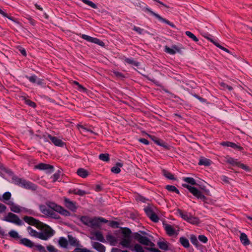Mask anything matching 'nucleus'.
Returning a JSON list of instances; mask_svg holds the SVG:
<instances>
[{
    "mask_svg": "<svg viewBox=\"0 0 252 252\" xmlns=\"http://www.w3.org/2000/svg\"><path fill=\"white\" fill-rule=\"evenodd\" d=\"M155 143H156L158 145H159L160 146L165 148L167 149H169L167 145H166L164 143H161L160 142V140L158 138L156 139V140H155Z\"/></svg>",
    "mask_w": 252,
    "mask_h": 252,
    "instance_id": "obj_51",
    "label": "nucleus"
},
{
    "mask_svg": "<svg viewBox=\"0 0 252 252\" xmlns=\"http://www.w3.org/2000/svg\"><path fill=\"white\" fill-rule=\"evenodd\" d=\"M35 168L38 169L40 170H47V169L53 170L54 168V167L52 165H50V164L41 163H39V164L35 165Z\"/></svg>",
    "mask_w": 252,
    "mask_h": 252,
    "instance_id": "obj_20",
    "label": "nucleus"
},
{
    "mask_svg": "<svg viewBox=\"0 0 252 252\" xmlns=\"http://www.w3.org/2000/svg\"><path fill=\"white\" fill-rule=\"evenodd\" d=\"M57 212L60 213L65 216H68L70 215V213L68 211L63 209V207L60 206V208H58Z\"/></svg>",
    "mask_w": 252,
    "mask_h": 252,
    "instance_id": "obj_36",
    "label": "nucleus"
},
{
    "mask_svg": "<svg viewBox=\"0 0 252 252\" xmlns=\"http://www.w3.org/2000/svg\"><path fill=\"white\" fill-rule=\"evenodd\" d=\"M81 37L83 39H84L88 41L92 42L93 37L90 36L89 35H86V34H82L81 35Z\"/></svg>",
    "mask_w": 252,
    "mask_h": 252,
    "instance_id": "obj_52",
    "label": "nucleus"
},
{
    "mask_svg": "<svg viewBox=\"0 0 252 252\" xmlns=\"http://www.w3.org/2000/svg\"><path fill=\"white\" fill-rule=\"evenodd\" d=\"M47 248L50 252H57V250L53 246L49 245Z\"/></svg>",
    "mask_w": 252,
    "mask_h": 252,
    "instance_id": "obj_59",
    "label": "nucleus"
},
{
    "mask_svg": "<svg viewBox=\"0 0 252 252\" xmlns=\"http://www.w3.org/2000/svg\"><path fill=\"white\" fill-rule=\"evenodd\" d=\"M102 189V187H101L100 185H97L95 186V190L96 191H101V190Z\"/></svg>",
    "mask_w": 252,
    "mask_h": 252,
    "instance_id": "obj_64",
    "label": "nucleus"
},
{
    "mask_svg": "<svg viewBox=\"0 0 252 252\" xmlns=\"http://www.w3.org/2000/svg\"><path fill=\"white\" fill-rule=\"evenodd\" d=\"M145 10L148 11V12H149L150 13H151L152 14H153L154 16H155V17H156L157 18H158L159 20L166 23L167 24L170 25V26L172 27H175V25L172 24V23H171L170 22H169V21L166 20L165 19H164L162 17H161L160 15H159L158 14L155 13L154 12H153V11H152L151 9H150L149 8H145Z\"/></svg>",
    "mask_w": 252,
    "mask_h": 252,
    "instance_id": "obj_14",
    "label": "nucleus"
},
{
    "mask_svg": "<svg viewBox=\"0 0 252 252\" xmlns=\"http://www.w3.org/2000/svg\"><path fill=\"white\" fill-rule=\"evenodd\" d=\"M11 197V194L9 192H6L2 195V199L4 201L9 200Z\"/></svg>",
    "mask_w": 252,
    "mask_h": 252,
    "instance_id": "obj_47",
    "label": "nucleus"
},
{
    "mask_svg": "<svg viewBox=\"0 0 252 252\" xmlns=\"http://www.w3.org/2000/svg\"><path fill=\"white\" fill-rule=\"evenodd\" d=\"M74 252H92L87 249H76Z\"/></svg>",
    "mask_w": 252,
    "mask_h": 252,
    "instance_id": "obj_58",
    "label": "nucleus"
},
{
    "mask_svg": "<svg viewBox=\"0 0 252 252\" xmlns=\"http://www.w3.org/2000/svg\"><path fill=\"white\" fill-rule=\"evenodd\" d=\"M178 211L181 217L189 222L194 225H198L200 221L198 218L192 216H188L187 213H184L180 209L178 210Z\"/></svg>",
    "mask_w": 252,
    "mask_h": 252,
    "instance_id": "obj_5",
    "label": "nucleus"
},
{
    "mask_svg": "<svg viewBox=\"0 0 252 252\" xmlns=\"http://www.w3.org/2000/svg\"><path fill=\"white\" fill-rule=\"evenodd\" d=\"M93 247L99 252H105V248L101 244L98 242H94L93 244Z\"/></svg>",
    "mask_w": 252,
    "mask_h": 252,
    "instance_id": "obj_23",
    "label": "nucleus"
},
{
    "mask_svg": "<svg viewBox=\"0 0 252 252\" xmlns=\"http://www.w3.org/2000/svg\"><path fill=\"white\" fill-rule=\"evenodd\" d=\"M119 223L115 221H111L109 223V225L112 227L118 228L119 227Z\"/></svg>",
    "mask_w": 252,
    "mask_h": 252,
    "instance_id": "obj_55",
    "label": "nucleus"
},
{
    "mask_svg": "<svg viewBox=\"0 0 252 252\" xmlns=\"http://www.w3.org/2000/svg\"><path fill=\"white\" fill-rule=\"evenodd\" d=\"M60 178V174L58 173H55L52 177L53 182H56Z\"/></svg>",
    "mask_w": 252,
    "mask_h": 252,
    "instance_id": "obj_61",
    "label": "nucleus"
},
{
    "mask_svg": "<svg viewBox=\"0 0 252 252\" xmlns=\"http://www.w3.org/2000/svg\"><path fill=\"white\" fill-rule=\"evenodd\" d=\"M82 1L84 3L90 6L91 7H92L93 8L95 9L97 8V6L95 4H94V3H93V2H92L89 0H82Z\"/></svg>",
    "mask_w": 252,
    "mask_h": 252,
    "instance_id": "obj_43",
    "label": "nucleus"
},
{
    "mask_svg": "<svg viewBox=\"0 0 252 252\" xmlns=\"http://www.w3.org/2000/svg\"><path fill=\"white\" fill-rule=\"evenodd\" d=\"M100 160L104 161H108L110 160L109 155L108 154H101L99 156Z\"/></svg>",
    "mask_w": 252,
    "mask_h": 252,
    "instance_id": "obj_37",
    "label": "nucleus"
},
{
    "mask_svg": "<svg viewBox=\"0 0 252 252\" xmlns=\"http://www.w3.org/2000/svg\"><path fill=\"white\" fill-rule=\"evenodd\" d=\"M20 243L25 246L32 248L33 246V243L29 239L23 238L20 240Z\"/></svg>",
    "mask_w": 252,
    "mask_h": 252,
    "instance_id": "obj_27",
    "label": "nucleus"
},
{
    "mask_svg": "<svg viewBox=\"0 0 252 252\" xmlns=\"http://www.w3.org/2000/svg\"><path fill=\"white\" fill-rule=\"evenodd\" d=\"M139 141L140 142H141V143H143V144H145V145H148V144H149V141H148L147 139H145V138H141V139H139Z\"/></svg>",
    "mask_w": 252,
    "mask_h": 252,
    "instance_id": "obj_62",
    "label": "nucleus"
},
{
    "mask_svg": "<svg viewBox=\"0 0 252 252\" xmlns=\"http://www.w3.org/2000/svg\"><path fill=\"white\" fill-rule=\"evenodd\" d=\"M191 242L196 247L198 246V242L196 237L194 235H191L190 238Z\"/></svg>",
    "mask_w": 252,
    "mask_h": 252,
    "instance_id": "obj_45",
    "label": "nucleus"
},
{
    "mask_svg": "<svg viewBox=\"0 0 252 252\" xmlns=\"http://www.w3.org/2000/svg\"><path fill=\"white\" fill-rule=\"evenodd\" d=\"M6 204L9 206L10 210L11 212L16 213H20L22 211V208L18 205V204L15 203L12 201H9Z\"/></svg>",
    "mask_w": 252,
    "mask_h": 252,
    "instance_id": "obj_12",
    "label": "nucleus"
},
{
    "mask_svg": "<svg viewBox=\"0 0 252 252\" xmlns=\"http://www.w3.org/2000/svg\"><path fill=\"white\" fill-rule=\"evenodd\" d=\"M21 98L23 100H24L25 101V103L29 105V106L31 107H32V108H35L36 107V104L32 101V100L28 99L27 98H26L25 96H21Z\"/></svg>",
    "mask_w": 252,
    "mask_h": 252,
    "instance_id": "obj_29",
    "label": "nucleus"
},
{
    "mask_svg": "<svg viewBox=\"0 0 252 252\" xmlns=\"http://www.w3.org/2000/svg\"><path fill=\"white\" fill-rule=\"evenodd\" d=\"M98 219L99 220V223L100 225V223H101V222L107 223L108 222V220H107L104 218H98Z\"/></svg>",
    "mask_w": 252,
    "mask_h": 252,
    "instance_id": "obj_63",
    "label": "nucleus"
},
{
    "mask_svg": "<svg viewBox=\"0 0 252 252\" xmlns=\"http://www.w3.org/2000/svg\"><path fill=\"white\" fill-rule=\"evenodd\" d=\"M64 203L65 206L72 211H75L77 209L76 203L67 198H64Z\"/></svg>",
    "mask_w": 252,
    "mask_h": 252,
    "instance_id": "obj_17",
    "label": "nucleus"
},
{
    "mask_svg": "<svg viewBox=\"0 0 252 252\" xmlns=\"http://www.w3.org/2000/svg\"><path fill=\"white\" fill-rule=\"evenodd\" d=\"M125 61L129 63V64H133L136 66H137L139 64V63L138 62H136L135 61H134V60H131V59H126L125 60Z\"/></svg>",
    "mask_w": 252,
    "mask_h": 252,
    "instance_id": "obj_50",
    "label": "nucleus"
},
{
    "mask_svg": "<svg viewBox=\"0 0 252 252\" xmlns=\"http://www.w3.org/2000/svg\"><path fill=\"white\" fill-rule=\"evenodd\" d=\"M206 38L210 40L211 42H212L215 45H216L217 47L219 48L220 49H221L222 50L229 53V51L226 49V48L222 46L221 45H220L219 43L218 42H215V41H214L212 39L208 37H206Z\"/></svg>",
    "mask_w": 252,
    "mask_h": 252,
    "instance_id": "obj_28",
    "label": "nucleus"
},
{
    "mask_svg": "<svg viewBox=\"0 0 252 252\" xmlns=\"http://www.w3.org/2000/svg\"><path fill=\"white\" fill-rule=\"evenodd\" d=\"M180 242L181 243V244L185 248H189V240L184 238V237H181L180 239Z\"/></svg>",
    "mask_w": 252,
    "mask_h": 252,
    "instance_id": "obj_35",
    "label": "nucleus"
},
{
    "mask_svg": "<svg viewBox=\"0 0 252 252\" xmlns=\"http://www.w3.org/2000/svg\"><path fill=\"white\" fill-rule=\"evenodd\" d=\"M59 243L61 247L64 248L66 247L68 244L67 240L63 237H62L59 239Z\"/></svg>",
    "mask_w": 252,
    "mask_h": 252,
    "instance_id": "obj_38",
    "label": "nucleus"
},
{
    "mask_svg": "<svg viewBox=\"0 0 252 252\" xmlns=\"http://www.w3.org/2000/svg\"><path fill=\"white\" fill-rule=\"evenodd\" d=\"M18 184L20 186L26 189L35 190L36 189V186L34 184L24 180L19 179L18 180Z\"/></svg>",
    "mask_w": 252,
    "mask_h": 252,
    "instance_id": "obj_11",
    "label": "nucleus"
},
{
    "mask_svg": "<svg viewBox=\"0 0 252 252\" xmlns=\"http://www.w3.org/2000/svg\"><path fill=\"white\" fill-rule=\"evenodd\" d=\"M198 239L201 242L204 243H206L208 241L207 238L204 235H199Z\"/></svg>",
    "mask_w": 252,
    "mask_h": 252,
    "instance_id": "obj_54",
    "label": "nucleus"
},
{
    "mask_svg": "<svg viewBox=\"0 0 252 252\" xmlns=\"http://www.w3.org/2000/svg\"><path fill=\"white\" fill-rule=\"evenodd\" d=\"M91 235H92V237H91V239L92 240H96L101 242H104L105 239L103 236L102 233L99 231H93L91 233Z\"/></svg>",
    "mask_w": 252,
    "mask_h": 252,
    "instance_id": "obj_13",
    "label": "nucleus"
},
{
    "mask_svg": "<svg viewBox=\"0 0 252 252\" xmlns=\"http://www.w3.org/2000/svg\"><path fill=\"white\" fill-rule=\"evenodd\" d=\"M183 186L188 189L189 190V191L197 198L201 199L203 200H205L206 199V197L204 195H203L201 193V192L199 190H198L196 188L187 184H183Z\"/></svg>",
    "mask_w": 252,
    "mask_h": 252,
    "instance_id": "obj_6",
    "label": "nucleus"
},
{
    "mask_svg": "<svg viewBox=\"0 0 252 252\" xmlns=\"http://www.w3.org/2000/svg\"><path fill=\"white\" fill-rule=\"evenodd\" d=\"M3 220L7 222L14 223L17 225H21L22 221L18 216L11 213H8L3 218Z\"/></svg>",
    "mask_w": 252,
    "mask_h": 252,
    "instance_id": "obj_3",
    "label": "nucleus"
},
{
    "mask_svg": "<svg viewBox=\"0 0 252 252\" xmlns=\"http://www.w3.org/2000/svg\"><path fill=\"white\" fill-rule=\"evenodd\" d=\"M134 237L135 239L143 245L148 246H152L154 245V244L150 241L148 238L143 236L138 233H134Z\"/></svg>",
    "mask_w": 252,
    "mask_h": 252,
    "instance_id": "obj_7",
    "label": "nucleus"
},
{
    "mask_svg": "<svg viewBox=\"0 0 252 252\" xmlns=\"http://www.w3.org/2000/svg\"><path fill=\"white\" fill-rule=\"evenodd\" d=\"M186 34L187 36L191 38L193 41L195 42H197L198 41V38L191 32L187 31L186 32Z\"/></svg>",
    "mask_w": 252,
    "mask_h": 252,
    "instance_id": "obj_41",
    "label": "nucleus"
},
{
    "mask_svg": "<svg viewBox=\"0 0 252 252\" xmlns=\"http://www.w3.org/2000/svg\"><path fill=\"white\" fill-rule=\"evenodd\" d=\"M48 137L55 146L58 147H63L64 145V143L61 139L58 138L57 137L52 136L50 135H49Z\"/></svg>",
    "mask_w": 252,
    "mask_h": 252,
    "instance_id": "obj_19",
    "label": "nucleus"
},
{
    "mask_svg": "<svg viewBox=\"0 0 252 252\" xmlns=\"http://www.w3.org/2000/svg\"><path fill=\"white\" fill-rule=\"evenodd\" d=\"M106 238L107 242L112 246H116L119 241V237L117 234L113 235L111 233H108L106 235Z\"/></svg>",
    "mask_w": 252,
    "mask_h": 252,
    "instance_id": "obj_10",
    "label": "nucleus"
},
{
    "mask_svg": "<svg viewBox=\"0 0 252 252\" xmlns=\"http://www.w3.org/2000/svg\"><path fill=\"white\" fill-rule=\"evenodd\" d=\"M114 74L119 78L123 79L125 78V76L121 72L118 71H114Z\"/></svg>",
    "mask_w": 252,
    "mask_h": 252,
    "instance_id": "obj_57",
    "label": "nucleus"
},
{
    "mask_svg": "<svg viewBox=\"0 0 252 252\" xmlns=\"http://www.w3.org/2000/svg\"><path fill=\"white\" fill-rule=\"evenodd\" d=\"M122 233L123 236L120 244L123 247L130 248L131 243V231L128 228H124L122 230Z\"/></svg>",
    "mask_w": 252,
    "mask_h": 252,
    "instance_id": "obj_2",
    "label": "nucleus"
},
{
    "mask_svg": "<svg viewBox=\"0 0 252 252\" xmlns=\"http://www.w3.org/2000/svg\"><path fill=\"white\" fill-rule=\"evenodd\" d=\"M91 218L87 216L81 217L80 220L86 225L90 226Z\"/></svg>",
    "mask_w": 252,
    "mask_h": 252,
    "instance_id": "obj_33",
    "label": "nucleus"
},
{
    "mask_svg": "<svg viewBox=\"0 0 252 252\" xmlns=\"http://www.w3.org/2000/svg\"><path fill=\"white\" fill-rule=\"evenodd\" d=\"M220 145L223 146L230 147L239 151H242L243 150V148L241 146L237 145L235 143L231 142H222L220 143Z\"/></svg>",
    "mask_w": 252,
    "mask_h": 252,
    "instance_id": "obj_18",
    "label": "nucleus"
},
{
    "mask_svg": "<svg viewBox=\"0 0 252 252\" xmlns=\"http://www.w3.org/2000/svg\"><path fill=\"white\" fill-rule=\"evenodd\" d=\"M165 51L166 53L170 55H174L176 53H180L181 49L179 47L176 45H173L171 47L165 46Z\"/></svg>",
    "mask_w": 252,
    "mask_h": 252,
    "instance_id": "obj_15",
    "label": "nucleus"
},
{
    "mask_svg": "<svg viewBox=\"0 0 252 252\" xmlns=\"http://www.w3.org/2000/svg\"><path fill=\"white\" fill-rule=\"evenodd\" d=\"M92 42L97 44L102 47H104L105 46V44L102 41H101L100 40H99L96 38L93 37Z\"/></svg>",
    "mask_w": 252,
    "mask_h": 252,
    "instance_id": "obj_44",
    "label": "nucleus"
},
{
    "mask_svg": "<svg viewBox=\"0 0 252 252\" xmlns=\"http://www.w3.org/2000/svg\"><path fill=\"white\" fill-rule=\"evenodd\" d=\"M24 220L31 225L35 226L37 228H41L44 226L46 224L43 223L39 220H36L32 217L25 216L23 218Z\"/></svg>",
    "mask_w": 252,
    "mask_h": 252,
    "instance_id": "obj_4",
    "label": "nucleus"
},
{
    "mask_svg": "<svg viewBox=\"0 0 252 252\" xmlns=\"http://www.w3.org/2000/svg\"><path fill=\"white\" fill-rule=\"evenodd\" d=\"M198 164L200 165L209 166L211 164V160L205 158H202L200 159Z\"/></svg>",
    "mask_w": 252,
    "mask_h": 252,
    "instance_id": "obj_31",
    "label": "nucleus"
},
{
    "mask_svg": "<svg viewBox=\"0 0 252 252\" xmlns=\"http://www.w3.org/2000/svg\"><path fill=\"white\" fill-rule=\"evenodd\" d=\"M6 210V207L4 205L0 203V213L4 212Z\"/></svg>",
    "mask_w": 252,
    "mask_h": 252,
    "instance_id": "obj_60",
    "label": "nucleus"
},
{
    "mask_svg": "<svg viewBox=\"0 0 252 252\" xmlns=\"http://www.w3.org/2000/svg\"><path fill=\"white\" fill-rule=\"evenodd\" d=\"M38 229L42 230V231L38 232L31 226L27 227V230L31 236L38 238L42 240H47L53 235V230L47 225H44L43 228Z\"/></svg>",
    "mask_w": 252,
    "mask_h": 252,
    "instance_id": "obj_1",
    "label": "nucleus"
},
{
    "mask_svg": "<svg viewBox=\"0 0 252 252\" xmlns=\"http://www.w3.org/2000/svg\"><path fill=\"white\" fill-rule=\"evenodd\" d=\"M166 189L170 191H175L177 193H179V190L174 186L167 185L166 187Z\"/></svg>",
    "mask_w": 252,
    "mask_h": 252,
    "instance_id": "obj_39",
    "label": "nucleus"
},
{
    "mask_svg": "<svg viewBox=\"0 0 252 252\" xmlns=\"http://www.w3.org/2000/svg\"><path fill=\"white\" fill-rule=\"evenodd\" d=\"M0 14H1L2 15H3L4 17L7 18L8 19H9L12 21H15L12 17L9 16L7 13L4 12L1 9H0Z\"/></svg>",
    "mask_w": 252,
    "mask_h": 252,
    "instance_id": "obj_53",
    "label": "nucleus"
},
{
    "mask_svg": "<svg viewBox=\"0 0 252 252\" xmlns=\"http://www.w3.org/2000/svg\"><path fill=\"white\" fill-rule=\"evenodd\" d=\"M184 180L186 182L188 183L191 185H196L195 181L192 178H190V177L185 178H184Z\"/></svg>",
    "mask_w": 252,
    "mask_h": 252,
    "instance_id": "obj_46",
    "label": "nucleus"
},
{
    "mask_svg": "<svg viewBox=\"0 0 252 252\" xmlns=\"http://www.w3.org/2000/svg\"><path fill=\"white\" fill-rule=\"evenodd\" d=\"M72 192L74 194L81 195V196L84 195L87 193V192L85 191L81 190V189H77V190L74 189L72 191Z\"/></svg>",
    "mask_w": 252,
    "mask_h": 252,
    "instance_id": "obj_40",
    "label": "nucleus"
},
{
    "mask_svg": "<svg viewBox=\"0 0 252 252\" xmlns=\"http://www.w3.org/2000/svg\"><path fill=\"white\" fill-rule=\"evenodd\" d=\"M158 245L161 250L166 251L168 249L169 243L164 240H160L158 242Z\"/></svg>",
    "mask_w": 252,
    "mask_h": 252,
    "instance_id": "obj_22",
    "label": "nucleus"
},
{
    "mask_svg": "<svg viewBox=\"0 0 252 252\" xmlns=\"http://www.w3.org/2000/svg\"><path fill=\"white\" fill-rule=\"evenodd\" d=\"M39 208L40 210V211L45 215H49V211L48 210L46 209V207L44 205H40Z\"/></svg>",
    "mask_w": 252,
    "mask_h": 252,
    "instance_id": "obj_42",
    "label": "nucleus"
},
{
    "mask_svg": "<svg viewBox=\"0 0 252 252\" xmlns=\"http://www.w3.org/2000/svg\"><path fill=\"white\" fill-rule=\"evenodd\" d=\"M46 205L51 209L57 212L58 208H60V206L57 205L54 202L48 201L46 202Z\"/></svg>",
    "mask_w": 252,
    "mask_h": 252,
    "instance_id": "obj_34",
    "label": "nucleus"
},
{
    "mask_svg": "<svg viewBox=\"0 0 252 252\" xmlns=\"http://www.w3.org/2000/svg\"><path fill=\"white\" fill-rule=\"evenodd\" d=\"M76 174L81 178H86L89 175L90 173L88 170L83 168H79L77 170Z\"/></svg>",
    "mask_w": 252,
    "mask_h": 252,
    "instance_id": "obj_16",
    "label": "nucleus"
},
{
    "mask_svg": "<svg viewBox=\"0 0 252 252\" xmlns=\"http://www.w3.org/2000/svg\"><path fill=\"white\" fill-rule=\"evenodd\" d=\"M68 242L70 244V245L73 246H77L78 245L79 241H77L76 239L73 237L71 235L68 236Z\"/></svg>",
    "mask_w": 252,
    "mask_h": 252,
    "instance_id": "obj_30",
    "label": "nucleus"
},
{
    "mask_svg": "<svg viewBox=\"0 0 252 252\" xmlns=\"http://www.w3.org/2000/svg\"><path fill=\"white\" fill-rule=\"evenodd\" d=\"M134 250L136 252H144L143 248L138 244L135 245Z\"/></svg>",
    "mask_w": 252,
    "mask_h": 252,
    "instance_id": "obj_49",
    "label": "nucleus"
},
{
    "mask_svg": "<svg viewBox=\"0 0 252 252\" xmlns=\"http://www.w3.org/2000/svg\"><path fill=\"white\" fill-rule=\"evenodd\" d=\"M163 174L165 177H166L167 178L172 180H175L176 178L174 177V176L173 174H172L171 172L166 170H163L162 171Z\"/></svg>",
    "mask_w": 252,
    "mask_h": 252,
    "instance_id": "obj_32",
    "label": "nucleus"
},
{
    "mask_svg": "<svg viewBox=\"0 0 252 252\" xmlns=\"http://www.w3.org/2000/svg\"><path fill=\"white\" fill-rule=\"evenodd\" d=\"M35 247L40 252H47L44 247L40 245L35 246Z\"/></svg>",
    "mask_w": 252,
    "mask_h": 252,
    "instance_id": "obj_56",
    "label": "nucleus"
},
{
    "mask_svg": "<svg viewBox=\"0 0 252 252\" xmlns=\"http://www.w3.org/2000/svg\"><path fill=\"white\" fill-rule=\"evenodd\" d=\"M123 166V164L122 163L117 162L116 163L115 166L112 167L111 171L113 173L118 174L121 172V170L120 168L122 167Z\"/></svg>",
    "mask_w": 252,
    "mask_h": 252,
    "instance_id": "obj_25",
    "label": "nucleus"
},
{
    "mask_svg": "<svg viewBox=\"0 0 252 252\" xmlns=\"http://www.w3.org/2000/svg\"><path fill=\"white\" fill-rule=\"evenodd\" d=\"M226 162L231 164L232 165L237 166L247 171H251V168L248 166L239 161H238L237 159H235L232 158H228L226 160Z\"/></svg>",
    "mask_w": 252,
    "mask_h": 252,
    "instance_id": "obj_8",
    "label": "nucleus"
},
{
    "mask_svg": "<svg viewBox=\"0 0 252 252\" xmlns=\"http://www.w3.org/2000/svg\"><path fill=\"white\" fill-rule=\"evenodd\" d=\"M164 228L168 235L172 236L176 234L175 229L171 225L165 224Z\"/></svg>",
    "mask_w": 252,
    "mask_h": 252,
    "instance_id": "obj_21",
    "label": "nucleus"
},
{
    "mask_svg": "<svg viewBox=\"0 0 252 252\" xmlns=\"http://www.w3.org/2000/svg\"><path fill=\"white\" fill-rule=\"evenodd\" d=\"M145 211L146 215L152 221L154 222H158V221L159 219L155 212V209L151 207H147L145 208Z\"/></svg>",
    "mask_w": 252,
    "mask_h": 252,
    "instance_id": "obj_9",
    "label": "nucleus"
},
{
    "mask_svg": "<svg viewBox=\"0 0 252 252\" xmlns=\"http://www.w3.org/2000/svg\"><path fill=\"white\" fill-rule=\"evenodd\" d=\"M9 235L11 237L14 238H19V234L18 233L14 231V230H11L9 232Z\"/></svg>",
    "mask_w": 252,
    "mask_h": 252,
    "instance_id": "obj_48",
    "label": "nucleus"
},
{
    "mask_svg": "<svg viewBox=\"0 0 252 252\" xmlns=\"http://www.w3.org/2000/svg\"><path fill=\"white\" fill-rule=\"evenodd\" d=\"M240 240L242 244L245 246L249 245L250 242L246 234L242 233L240 236Z\"/></svg>",
    "mask_w": 252,
    "mask_h": 252,
    "instance_id": "obj_26",
    "label": "nucleus"
},
{
    "mask_svg": "<svg viewBox=\"0 0 252 252\" xmlns=\"http://www.w3.org/2000/svg\"><path fill=\"white\" fill-rule=\"evenodd\" d=\"M92 228L99 227L100 224L98 218H91L90 226Z\"/></svg>",
    "mask_w": 252,
    "mask_h": 252,
    "instance_id": "obj_24",
    "label": "nucleus"
}]
</instances>
